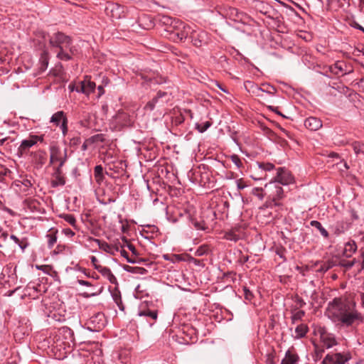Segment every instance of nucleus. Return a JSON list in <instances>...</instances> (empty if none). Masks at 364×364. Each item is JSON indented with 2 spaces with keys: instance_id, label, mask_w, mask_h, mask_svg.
Instances as JSON below:
<instances>
[{
  "instance_id": "obj_1",
  "label": "nucleus",
  "mask_w": 364,
  "mask_h": 364,
  "mask_svg": "<svg viewBox=\"0 0 364 364\" xmlns=\"http://www.w3.org/2000/svg\"><path fill=\"white\" fill-rule=\"evenodd\" d=\"M325 315L340 327H356L364 318L356 309L355 303H350L341 297L334 298L326 309Z\"/></svg>"
},
{
  "instance_id": "obj_2",
  "label": "nucleus",
  "mask_w": 364,
  "mask_h": 364,
  "mask_svg": "<svg viewBox=\"0 0 364 364\" xmlns=\"http://www.w3.org/2000/svg\"><path fill=\"white\" fill-rule=\"evenodd\" d=\"M48 41L50 48L56 52V58L60 60H70L77 52L71 37L63 32L58 31L49 36Z\"/></svg>"
},
{
  "instance_id": "obj_3",
  "label": "nucleus",
  "mask_w": 364,
  "mask_h": 364,
  "mask_svg": "<svg viewBox=\"0 0 364 364\" xmlns=\"http://www.w3.org/2000/svg\"><path fill=\"white\" fill-rule=\"evenodd\" d=\"M173 28H176V33L174 35L177 37V39L182 41L188 38H191V33L193 32V29L188 26H185L184 23L179 21H172L170 18H165L164 23H168Z\"/></svg>"
},
{
  "instance_id": "obj_4",
  "label": "nucleus",
  "mask_w": 364,
  "mask_h": 364,
  "mask_svg": "<svg viewBox=\"0 0 364 364\" xmlns=\"http://www.w3.org/2000/svg\"><path fill=\"white\" fill-rule=\"evenodd\" d=\"M315 334L319 337L322 346L327 349L338 344L336 336L330 333L325 326H318L315 329Z\"/></svg>"
},
{
  "instance_id": "obj_5",
  "label": "nucleus",
  "mask_w": 364,
  "mask_h": 364,
  "mask_svg": "<svg viewBox=\"0 0 364 364\" xmlns=\"http://www.w3.org/2000/svg\"><path fill=\"white\" fill-rule=\"evenodd\" d=\"M265 188L269 190V197L271 200L267 206H280L282 204L279 203L278 200H282L284 197V190L280 185L275 182L270 181L269 183L265 185Z\"/></svg>"
},
{
  "instance_id": "obj_6",
  "label": "nucleus",
  "mask_w": 364,
  "mask_h": 364,
  "mask_svg": "<svg viewBox=\"0 0 364 364\" xmlns=\"http://www.w3.org/2000/svg\"><path fill=\"white\" fill-rule=\"evenodd\" d=\"M68 159L67 149L61 151L58 146L50 148V163L59 162L58 166L55 169H61Z\"/></svg>"
},
{
  "instance_id": "obj_7",
  "label": "nucleus",
  "mask_w": 364,
  "mask_h": 364,
  "mask_svg": "<svg viewBox=\"0 0 364 364\" xmlns=\"http://www.w3.org/2000/svg\"><path fill=\"white\" fill-rule=\"evenodd\" d=\"M171 100V94L167 92L159 91L151 100L148 102L144 109L150 111L154 110L156 105L163 106Z\"/></svg>"
},
{
  "instance_id": "obj_8",
  "label": "nucleus",
  "mask_w": 364,
  "mask_h": 364,
  "mask_svg": "<svg viewBox=\"0 0 364 364\" xmlns=\"http://www.w3.org/2000/svg\"><path fill=\"white\" fill-rule=\"evenodd\" d=\"M272 181L279 185L287 186L294 182V177L287 168L279 167L277 169V174Z\"/></svg>"
},
{
  "instance_id": "obj_9",
  "label": "nucleus",
  "mask_w": 364,
  "mask_h": 364,
  "mask_svg": "<svg viewBox=\"0 0 364 364\" xmlns=\"http://www.w3.org/2000/svg\"><path fill=\"white\" fill-rule=\"evenodd\" d=\"M95 87L96 85L94 82L90 80V77L86 75L84 80L79 82L76 88V92L89 95L95 91Z\"/></svg>"
},
{
  "instance_id": "obj_10",
  "label": "nucleus",
  "mask_w": 364,
  "mask_h": 364,
  "mask_svg": "<svg viewBox=\"0 0 364 364\" xmlns=\"http://www.w3.org/2000/svg\"><path fill=\"white\" fill-rule=\"evenodd\" d=\"M114 123L119 128L130 127L133 123V120L130 115L124 112H119L114 118Z\"/></svg>"
},
{
  "instance_id": "obj_11",
  "label": "nucleus",
  "mask_w": 364,
  "mask_h": 364,
  "mask_svg": "<svg viewBox=\"0 0 364 364\" xmlns=\"http://www.w3.org/2000/svg\"><path fill=\"white\" fill-rule=\"evenodd\" d=\"M89 324L92 326H89L92 331H98L105 326V318L102 313H97L89 319Z\"/></svg>"
},
{
  "instance_id": "obj_12",
  "label": "nucleus",
  "mask_w": 364,
  "mask_h": 364,
  "mask_svg": "<svg viewBox=\"0 0 364 364\" xmlns=\"http://www.w3.org/2000/svg\"><path fill=\"white\" fill-rule=\"evenodd\" d=\"M208 33L203 31H194L191 33V40L196 47H201L208 43Z\"/></svg>"
},
{
  "instance_id": "obj_13",
  "label": "nucleus",
  "mask_w": 364,
  "mask_h": 364,
  "mask_svg": "<svg viewBox=\"0 0 364 364\" xmlns=\"http://www.w3.org/2000/svg\"><path fill=\"white\" fill-rule=\"evenodd\" d=\"M252 87L253 88L252 92L258 97H262L260 92H266L270 95H274L276 92L274 87L267 83L262 84V87L255 85H252Z\"/></svg>"
},
{
  "instance_id": "obj_14",
  "label": "nucleus",
  "mask_w": 364,
  "mask_h": 364,
  "mask_svg": "<svg viewBox=\"0 0 364 364\" xmlns=\"http://www.w3.org/2000/svg\"><path fill=\"white\" fill-rule=\"evenodd\" d=\"M94 241L98 245L100 249L110 255H114L116 252L119 251V247L117 245L113 246L99 239H94Z\"/></svg>"
},
{
  "instance_id": "obj_15",
  "label": "nucleus",
  "mask_w": 364,
  "mask_h": 364,
  "mask_svg": "<svg viewBox=\"0 0 364 364\" xmlns=\"http://www.w3.org/2000/svg\"><path fill=\"white\" fill-rule=\"evenodd\" d=\"M304 126L311 131H316L322 127V123L319 119L311 117L306 119Z\"/></svg>"
},
{
  "instance_id": "obj_16",
  "label": "nucleus",
  "mask_w": 364,
  "mask_h": 364,
  "mask_svg": "<svg viewBox=\"0 0 364 364\" xmlns=\"http://www.w3.org/2000/svg\"><path fill=\"white\" fill-rule=\"evenodd\" d=\"M137 315L140 317H145L146 321L149 322L150 321V320L155 321L158 317V314L156 311H151L146 308L139 309L137 312Z\"/></svg>"
},
{
  "instance_id": "obj_17",
  "label": "nucleus",
  "mask_w": 364,
  "mask_h": 364,
  "mask_svg": "<svg viewBox=\"0 0 364 364\" xmlns=\"http://www.w3.org/2000/svg\"><path fill=\"white\" fill-rule=\"evenodd\" d=\"M35 139L36 138H32L31 135L28 138L22 140L19 146L18 151L21 154L26 153L31 147L33 146L36 144Z\"/></svg>"
},
{
  "instance_id": "obj_18",
  "label": "nucleus",
  "mask_w": 364,
  "mask_h": 364,
  "mask_svg": "<svg viewBox=\"0 0 364 364\" xmlns=\"http://www.w3.org/2000/svg\"><path fill=\"white\" fill-rule=\"evenodd\" d=\"M97 270L102 274L103 277L107 278L109 282L112 284H116L117 280L115 276L112 273L109 268L107 267H97Z\"/></svg>"
},
{
  "instance_id": "obj_19",
  "label": "nucleus",
  "mask_w": 364,
  "mask_h": 364,
  "mask_svg": "<svg viewBox=\"0 0 364 364\" xmlns=\"http://www.w3.org/2000/svg\"><path fill=\"white\" fill-rule=\"evenodd\" d=\"M336 364H345L352 358L351 354L348 351L343 353H336L333 354Z\"/></svg>"
},
{
  "instance_id": "obj_20",
  "label": "nucleus",
  "mask_w": 364,
  "mask_h": 364,
  "mask_svg": "<svg viewBox=\"0 0 364 364\" xmlns=\"http://www.w3.org/2000/svg\"><path fill=\"white\" fill-rule=\"evenodd\" d=\"M63 121L68 122L67 117L63 111H58L52 115L50 122L58 126L63 123Z\"/></svg>"
},
{
  "instance_id": "obj_21",
  "label": "nucleus",
  "mask_w": 364,
  "mask_h": 364,
  "mask_svg": "<svg viewBox=\"0 0 364 364\" xmlns=\"http://www.w3.org/2000/svg\"><path fill=\"white\" fill-rule=\"evenodd\" d=\"M299 360L297 354L287 350L284 358L282 359L281 364H296Z\"/></svg>"
},
{
  "instance_id": "obj_22",
  "label": "nucleus",
  "mask_w": 364,
  "mask_h": 364,
  "mask_svg": "<svg viewBox=\"0 0 364 364\" xmlns=\"http://www.w3.org/2000/svg\"><path fill=\"white\" fill-rule=\"evenodd\" d=\"M357 245L354 241H349L346 243L344 250H343V255L346 257H350L356 251Z\"/></svg>"
},
{
  "instance_id": "obj_23",
  "label": "nucleus",
  "mask_w": 364,
  "mask_h": 364,
  "mask_svg": "<svg viewBox=\"0 0 364 364\" xmlns=\"http://www.w3.org/2000/svg\"><path fill=\"white\" fill-rule=\"evenodd\" d=\"M53 176L55 178L52 181V186L53 187L65 185V181L64 177L62 176L61 169H55Z\"/></svg>"
},
{
  "instance_id": "obj_24",
  "label": "nucleus",
  "mask_w": 364,
  "mask_h": 364,
  "mask_svg": "<svg viewBox=\"0 0 364 364\" xmlns=\"http://www.w3.org/2000/svg\"><path fill=\"white\" fill-rule=\"evenodd\" d=\"M121 9H122L117 4H109L106 7L105 11L107 14L111 13L113 17L119 18Z\"/></svg>"
},
{
  "instance_id": "obj_25",
  "label": "nucleus",
  "mask_w": 364,
  "mask_h": 364,
  "mask_svg": "<svg viewBox=\"0 0 364 364\" xmlns=\"http://www.w3.org/2000/svg\"><path fill=\"white\" fill-rule=\"evenodd\" d=\"M309 331V328L307 325L304 323H301L300 325H298L295 328V338H301L306 336Z\"/></svg>"
},
{
  "instance_id": "obj_26",
  "label": "nucleus",
  "mask_w": 364,
  "mask_h": 364,
  "mask_svg": "<svg viewBox=\"0 0 364 364\" xmlns=\"http://www.w3.org/2000/svg\"><path fill=\"white\" fill-rule=\"evenodd\" d=\"M350 146L357 156L360 154L364 155V143L353 141Z\"/></svg>"
},
{
  "instance_id": "obj_27",
  "label": "nucleus",
  "mask_w": 364,
  "mask_h": 364,
  "mask_svg": "<svg viewBox=\"0 0 364 364\" xmlns=\"http://www.w3.org/2000/svg\"><path fill=\"white\" fill-rule=\"evenodd\" d=\"M310 225L314 227V228H316V229L318 230V231L320 232V233L321 234L322 236H323L324 237H328V231L322 226L321 223L317 220H311V223H310Z\"/></svg>"
},
{
  "instance_id": "obj_28",
  "label": "nucleus",
  "mask_w": 364,
  "mask_h": 364,
  "mask_svg": "<svg viewBox=\"0 0 364 364\" xmlns=\"http://www.w3.org/2000/svg\"><path fill=\"white\" fill-rule=\"evenodd\" d=\"M60 218H63L67 223H68L70 225H72L73 227V228H75V230H77V221L73 215L62 214V215H60Z\"/></svg>"
},
{
  "instance_id": "obj_29",
  "label": "nucleus",
  "mask_w": 364,
  "mask_h": 364,
  "mask_svg": "<svg viewBox=\"0 0 364 364\" xmlns=\"http://www.w3.org/2000/svg\"><path fill=\"white\" fill-rule=\"evenodd\" d=\"M304 316H305V311L303 310L291 311V319L292 323H294L299 321H301Z\"/></svg>"
},
{
  "instance_id": "obj_30",
  "label": "nucleus",
  "mask_w": 364,
  "mask_h": 364,
  "mask_svg": "<svg viewBox=\"0 0 364 364\" xmlns=\"http://www.w3.org/2000/svg\"><path fill=\"white\" fill-rule=\"evenodd\" d=\"M41 69L46 70L48 65L49 53L47 50H44L41 56Z\"/></svg>"
},
{
  "instance_id": "obj_31",
  "label": "nucleus",
  "mask_w": 364,
  "mask_h": 364,
  "mask_svg": "<svg viewBox=\"0 0 364 364\" xmlns=\"http://www.w3.org/2000/svg\"><path fill=\"white\" fill-rule=\"evenodd\" d=\"M331 72L334 75H343L345 73L343 72V69L342 67V63L338 62L335 63L333 65L330 67Z\"/></svg>"
},
{
  "instance_id": "obj_32",
  "label": "nucleus",
  "mask_w": 364,
  "mask_h": 364,
  "mask_svg": "<svg viewBox=\"0 0 364 364\" xmlns=\"http://www.w3.org/2000/svg\"><path fill=\"white\" fill-rule=\"evenodd\" d=\"M112 298H113V300L114 301L115 304L118 306L119 309L121 310V311H124V304L122 303L120 293L119 292H114V293H113L112 294Z\"/></svg>"
},
{
  "instance_id": "obj_33",
  "label": "nucleus",
  "mask_w": 364,
  "mask_h": 364,
  "mask_svg": "<svg viewBox=\"0 0 364 364\" xmlns=\"http://www.w3.org/2000/svg\"><path fill=\"white\" fill-rule=\"evenodd\" d=\"M259 168L264 171H270L274 168V165L272 163L257 162Z\"/></svg>"
},
{
  "instance_id": "obj_34",
  "label": "nucleus",
  "mask_w": 364,
  "mask_h": 364,
  "mask_svg": "<svg viewBox=\"0 0 364 364\" xmlns=\"http://www.w3.org/2000/svg\"><path fill=\"white\" fill-rule=\"evenodd\" d=\"M210 126L211 123L208 121L196 124L197 129L200 133L205 132Z\"/></svg>"
},
{
  "instance_id": "obj_35",
  "label": "nucleus",
  "mask_w": 364,
  "mask_h": 364,
  "mask_svg": "<svg viewBox=\"0 0 364 364\" xmlns=\"http://www.w3.org/2000/svg\"><path fill=\"white\" fill-rule=\"evenodd\" d=\"M333 354H327L320 364H336Z\"/></svg>"
},
{
  "instance_id": "obj_36",
  "label": "nucleus",
  "mask_w": 364,
  "mask_h": 364,
  "mask_svg": "<svg viewBox=\"0 0 364 364\" xmlns=\"http://www.w3.org/2000/svg\"><path fill=\"white\" fill-rule=\"evenodd\" d=\"M208 248L206 245L200 246L195 252V255L200 257L207 254Z\"/></svg>"
},
{
  "instance_id": "obj_37",
  "label": "nucleus",
  "mask_w": 364,
  "mask_h": 364,
  "mask_svg": "<svg viewBox=\"0 0 364 364\" xmlns=\"http://www.w3.org/2000/svg\"><path fill=\"white\" fill-rule=\"evenodd\" d=\"M184 119L185 118L182 114L179 113L173 117L172 122L176 125H180L184 122Z\"/></svg>"
},
{
  "instance_id": "obj_38",
  "label": "nucleus",
  "mask_w": 364,
  "mask_h": 364,
  "mask_svg": "<svg viewBox=\"0 0 364 364\" xmlns=\"http://www.w3.org/2000/svg\"><path fill=\"white\" fill-rule=\"evenodd\" d=\"M263 189L261 188H254L252 191V193L257 196L259 200L264 198V194L262 193Z\"/></svg>"
},
{
  "instance_id": "obj_39",
  "label": "nucleus",
  "mask_w": 364,
  "mask_h": 364,
  "mask_svg": "<svg viewBox=\"0 0 364 364\" xmlns=\"http://www.w3.org/2000/svg\"><path fill=\"white\" fill-rule=\"evenodd\" d=\"M60 331H62L63 333H64V335L66 336V338L68 336H69L70 341H73V332L72 331V330L70 328H69L68 327H64V328H62L60 329Z\"/></svg>"
},
{
  "instance_id": "obj_40",
  "label": "nucleus",
  "mask_w": 364,
  "mask_h": 364,
  "mask_svg": "<svg viewBox=\"0 0 364 364\" xmlns=\"http://www.w3.org/2000/svg\"><path fill=\"white\" fill-rule=\"evenodd\" d=\"M122 241H124L126 243H127V247L134 254V255H136L137 254V252H136V250L135 248V247L131 244L129 240L125 237H122Z\"/></svg>"
},
{
  "instance_id": "obj_41",
  "label": "nucleus",
  "mask_w": 364,
  "mask_h": 364,
  "mask_svg": "<svg viewBox=\"0 0 364 364\" xmlns=\"http://www.w3.org/2000/svg\"><path fill=\"white\" fill-rule=\"evenodd\" d=\"M225 238L230 241L236 242L238 240L239 237L237 235H235V233L229 232L225 233Z\"/></svg>"
},
{
  "instance_id": "obj_42",
  "label": "nucleus",
  "mask_w": 364,
  "mask_h": 364,
  "mask_svg": "<svg viewBox=\"0 0 364 364\" xmlns=\"http://www.w3.org/2000/svg\"><path fill=\"white\" fill-rule=\"evenodd\" d=\"M48 245L49 248H52L54 244L57 241V237L55 235H48Z\"/></svg>"
},
{
  "instance_id": "obj_43",
  "label": "nucleus",
  "mask_w": 364,
  "mask_h": 364,
  "mask_svg": "<svg viewBox=\"0 0 364 364\" xmlns=\"http://www.w3.org/2000/svg\"><path fill=\"white\" fill-rule=\"evenodd\" d=\"M119 251H120L121 255L123 257L126 258L127 262L132 263V264H134L136 262L135 260H134V259H132L129 257L127 252H126L124 250L122 249V250H121Z\"/></svg>"
},
{
  "instance_id": "obj_44",
  "label": "nucleus",
  "mask_w": 364,
  "mask_h": 364,
  "mask_svg": "<svg viewBox=\"0 0 364 364\" xmlns=\"http://www.w3.org/2000/svg\"><path fill=\"white\" fill-rule=\"evenodd\" d=\"M232 161L237 166V168H240L242 166V161L237 155H232L231 156Z\"/></svg>"
},
{
  "instance_id": "obj_45",
  "label": "nucleus",
  "mask_w": 364,
  "mask_h": 364,
  "mask_svg": "<svg viewBox=\"0 0 364 364\" xmlns=\"http://www.w3.org/2000/svg\"><path fill=\"white\" fill-rule=\"evenodd\" d=\"M243 291L245 299L250 301L253 297L252 293L245 287H244Z\"/></svg>"
},
{
  "instance_id": "obj_46",
  "label": "nucleus",
  "mask_w": 364,
  "mask_h": 364,
  "mask_svg": "<svg viewBox=\"0 0 364 364\" xmlns=\"http://www.w3.org/2000/svg\"><path fill=\"white\" fill-rule=\"evenodd\" d=\"M236 184L238 190H242L247 186L245 182L242 178L237 180Z\"/></svg>"
},
{
  "instance_id": "obj_47",
  "label": "nucleus",
  "mask_w": 364,
  "mask_h": 364,
  "mask_svg": "<svg viewBox=\"0 0 364 364\" xmlns=\"http://www.w3.org/2000/svg\"><path fill=\"white\" fill-rule=\"evenodd\" d=\"M94 175H104L103 167L101 165H97L95 167Z\"/></svg>"
},
{
  "instance_id": "obj_48",
  "label": "nucleus",
  "mask_w": 364,
  "mask_h": 364,
  "mask_svg": "<svg viewBox=\"0 0 364 364\" xmlns=\"http://www.w3.org/2000/svg\"><path fill=\"white\" fill-rule=\"evenodd\" d=\"M90 260H91V262H92V264L94 266V268L95 269H97V267H102V265L98 264V259H97L96 257L91 256L90 257Z\"/></svg>"
},
{
  "instance_id": "obj_49",
  "label": "nucleus",
  "mask_w": 364,
  "mask_h": 364,
  "mask_svg": "<svg viewBox=\"0 0 364 364\" xmlns=\"http://www.w3.org/2000/svg\"><path fill=\"white\" fill-rule=\"evenodd\" d=\"M63 232L68 237H73L75 235V232L70 228H64L63 230Z\"/></svg>"
},
{
  "instance_id": "obj_50",
  "label": "nucleus",
  "mask_w": 364,
  "mask_h": 364,
  "mask_svg": "<svg viewBox=\"0 0 364 364\" xmlns=\"http://www.w3.org/2000/svg\"><path fill=\"white\" fill-rule=\"evenodd\" d=\"M67 123L68 122L63 121V123L60 124V129L62 130L63 136H65L68 132Z\"/></svg>"
},
{
  "instance_id": "obj_51",
  "label": "nucleus",
  "mask_w": 364,
  "mask_h": 364,
  "mask_svg": "<svg viewBox=\"0 0 364 364\" xmlns=\"http://www.w3.org/2000/svg\"><path fill=\"white\" fill-rule=\"evenodd\" d=\"M94 176H95L96 182L98 184H101L105 178L104 175H94Z\"/></svg>"
},
{
  "instance_id": "obj_52",
  "label": "nucleus",
  "mask_w": 364,
  "mask_h": 364,
  "mask_svg": "<svg viewBox=\"0 0 364 364\" xmlns=\"http://www.w3.org/2000/svg\"><path fill=\"white\" fill-rule=\"evenodd\" d=\"M77 283L80 285H82V286H87V287H90L91 286V283L90 282H89L88 281L82 280V279H78L77 280Z\"/></svg>"
},
{
  "instance_id": "obj_53",
  "label": "nucleus",
  "mask_w": 364,
  "mask_h": 364,
  "mask_svg": "<svg viewBox=\"0 0 364 364\" xmlns=\"http://www.w3.org/2000/svg\"><path fill=\"white\" fill-rule=\"evenodd\" d=\"M296 302L299 305V308H301L306 305V302L301 298H296Z\"/></svg>"
},
{
  "instance_id": "obj_54",
  "label": "nucleus",
  "mask_w": 364,
  "mask_h": 364,
  "mask_svg": "<svg viewBox=\"0 0 364 364\" xmlns=\"http://www.w3.org/2000/svg\"><path fill=\"white\" fill-rule=\"evenodd\" d=\"M352 26L354 28H355L360 31H362L364 33V28L362 26H360L359 23H356V22H353Z\"/></svg>"
},
{
  "instance_id": "obj_55",
  "label": "nucleus",
  "mask_w": 364,
  "mask_h": 364,
  "mask_svg": "<svg viewBox=\"0 0 364 364\" xmlns=\"http://www.w3.org/2000/svg\"><path fill=\"white\" fill-rule=\"evenodd\" d=\"M32 138H36L35 139L36 144L38 141H43V136H38V135H31Z\"/></svg>"
},
{
  "instance_id": "obj_56",
  "label": "nucleus",
  "mask_w": 364,
  "mask_h": 364,
  "mask_svg": "<svg viewBox=\"0 0 364 364\" xmlns=\"http://www.w3.org/2000/svg\"><path fill=\"white\" fill-rule=\"evenodd\" d=\"M18 245L23 250H24L27 247V244L26 242L24 243L23 241H19V242L18 243Z\"/></svg>"
},
{
  "instance_id": "obj_57",
  "label": "nucleus",
  "mask_w": 364,
  "mask_h": 364,
  "mask_svg": "<svg viewBox=\"0 0 364 364\" xmlns=\"http://www.w3.org/2000/svg\"><path fill=\"white\" fill-rule=\"evenodd\" d=\"M360 305L364 309V292L360 294Z\"/></svg>"
},
{
  "instance_id": "obj_58",
  "label": "nucleus",
  "mask_w": 364,
  "mask_h": 364,
  "mask_svg": "<svg viewBox=\"0 0 364 364\" xmlns=\"http://www.w3.org/2000/svg\"><path fill=\"white\" fill-rule=\"evenodd\" d=\"M10 238H11V240H14L16 244H18V243L19 242V241H20V240H18V238L16 235H11L10 236Z\"/></svg>"
},
{
  "instance_id": "obj_59",
  "label": "nucleus",
  "mask_w": 364,
  "mask_h": 364,
  "mask_svg": "<svg viewBox=\"0 0 364 364\" xmlns=\"http://www.w3.org/2000/svg\"><path fill=\"white\" fill-rule=\"evenodd\" d=\"M97 89L99 90L100 95H102L104 94V88H103V87L102 85H99Z\"/></svg>"
},
{
  "instance_id": "obj_60",
  "label": "nucleus",
  "mask_w": 364,
  "mask_h": 364,
  "mask_svg": "<svg viewBox=\"0 0 364 364\" xmlns=\"http://www.w3.org/2000/svg\"><path fill=\"white\" fill-rule=\"evenodd\" d=\"M68 88L70 90V91H76L77 86L75 87L74 85L70 84Z\"/></svg>"
},
{
  "instance_id": "obj_61",
  "label": "nucleus",
  "mask_w": 364,
  "mask_h": 364,
  "mask_svg": "<svg viewBox=\"0 0 364 364\" xmlns=\"http://www.w3.org/2000/svg\"><path fill=\"white\" fill-rule=\"evenodd\" d=\"M361 258H362L361 267H362V269H364V252L361 254Z\"/></svg>"
},
{
  "instance_id": "obj_62",
  "label": "nucleus",
  "mask_w": 364,
  "mask_h": 364,
  "mask_svg": "<svg viewBox=\"0 0 364 364\" xmlns=\"http://www.w3.org/2000/svg\"><path fill=\"white\" fill-rule=\"evenodd\" d=\"M79 138H73L71 139V143H73V144H76L79 141Z\"/></svg>"
},
{
  "instance_id": "obj_63",
  "label": "nucleus",
  "mask_w": 364,
  "mask_h": 364,
  "mask_svg": "<svg viewBox=\"0 0 364 364\" xmlns=\"http://www.w3.org/2000/svg\"><path fill=\"white\" fill-rule=\"evenodd\" d=\"M268 108H269L270 110H272V111H273V112H277V114H281V113H280L279 112H278V111H276L275 108H274V107H273L272 106H268Z\"/></svg>"
},
{
  "instance_id": "obj_64",
  "label": "nucleus",
  "mask_w": 364,
  "mask_h": 364,
  "mask_svg": "<svg viewBox=\"0 0 364 364\" xmlns=\"http://www.w3.org/2000/svg\"><path fill=\"white\" fill-rule=\"evenodd\" d=\"M119 245L121 248H124V247H127V243L124 241H122V244L119 242Z\"/></svg>"
}]
</instances>
